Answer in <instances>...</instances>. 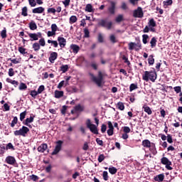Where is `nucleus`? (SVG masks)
Listing matches in <instances>:
<instances>
[{"instance_id":"f257e3e1","label":"nucleus","mask_w":182,"mask_h":182,"mask_svg":"<svg viewBox=\"0 0 182 182\" xmlns=\"http://www.w3.org/2000/svg\"><path fill=\"white\" fill-rule=\"evenodd\" d=\"M142 79L146 82H149V80H151V82H156V79H157V73L154 70L153 71H145L144 74L142 75Z\"/></svg>"},{"instance_id":"f03ea898","label":"nucleus","mask_w":182,"mask_h":182,"mask_svg":"<svg viewBox=\"0 0 182 182\" xmlns=\"http://www.w3.org/2000/svg\"><path fill=\"white\" fill-rule=\"evenodd\" d=\"M90 76H91V80L97 85L98 87H102V83H103V74L102 71L98 72V77L95 76L92 73H90Z\"/></svg>"},{"instance_id":"7ed1b4c3","label":"nucleus","mask_w":182,"mask_h":182,"mask_svg":"<svg viewBox=\"0 0 182 182\" xmlns=\"http://www.w3.org/2000/svg\"><path fill=\"white\" fill-rule=\"evenodd\" d=\"M86 126L87 129H89L90 132H91V133H93V134H99V129H97V126L92 124L90 119H87Z\"/></svg>"},{"instance_id":"20e7f679","label":"nucleus","mask_w":182,"mask_h":182,"mask_svg":"<svg viewBox=\"0 0 182 182\" xmlns=\"http://www.w3.org/2000/svg\"><path fill=\"white\" fill-rule=\"evenodd\" d=\"M29 132V128L27 127L23 126L21 129L18 130H16L14 132V136H23V137H25L28 132Z\"/></svg>"},{"instance_id":"39448f33","label":"nucleus","mask_w":182,"mask_h":182,"mask_svg":"<svg viewBox=\"0 0 182 182\" xmlns=\"http://www.w3.org/2000/svg\"><path fill=\"white\" fill-rule=\"evenodd\" d=\"M98 25H100V26H102L103 28H106L107 29H112V26L113 25V23L112 21H107L106 20H101Z\"/></svg>"},{"instance_id":"423d86ee","label":"nucleus","mask_w":182,"mask_h":182,"mask_svg":"<svg viewBox=\"0 0 182 182\" xmlns=\"http://www.w3.org/2000/svg\"><path fill=\"white\" fill-rule=\"evenodd\" d=\"M63 144V141L60 140L56 142V146L55 147L54 151L52 152V156H55V155L58 154V153H59V151H60V150H62Z\"/></svg>"},{"instance_id":"0eeeda50","label":"nucleus","mask_w":182,"mask_h":182,"mask_svg":"<svg viewBox=\"0 0 182 182\" xmlns=\"http://www.w3.org/2000/svg\"><path fill=\"white\" fill-rule=\"evenodd\" d=\"M129 50H133L134 49L136 51L140 50V49H141V43H136L131 42L129 43Z\"/></svg>"},{"instance_id":"6e6552de","label":"nucleus","mask_w":182,"mask_h":182,"mask_svg":"<svg viewBox=\"0 0 182 182\" xmlns=\"http://www.w3.org/2000/svg\"><path fill=\"white\" fill-rule=\"evenodd\" d=\"M162 164H164L167 168V170H173V168L170 166H171V161L168 160L166 157H163L161 160Z\"/></svg>"},{"instance_id":"1a4fd4ad","label":"nucleus","mask_w":182,"mask_h":182,"mask_svg":"<svg viewBox=\"0 0 182 182\" xmlns=\"http://www.w3.org/2000/svg\"><path fill=\"white\" fill-rule=\"evenodd\" d=\"M133 16L134 18H143V9L141 7H138L137 9L134 11Z\"/></svg>"},{"instance_id":"9d476101","label":"nucleus","mask_w":182,"mask_h":182,"mask_svg":"<svg viewBox=\"0 0 182 182\" xmlns=\"http://www.w3.org/2000/svg\"><path fill=\"white\" fill-rule=\"evenodd\" d=\"M29 38H31L30 41L33 42V41H38L39 38H42V33H29Z\"/></svg>"},{"instance_id":"9b49d317","label":"nucleus","mask_w":182,"mask_h":182,"mask_svg":"<svg viewBox=\"0 0 182 182\" xmlns=\"http://www.w3.org/2000/svg\"><path fill=\"white\" fill-rule=\"evenodd\" d=\"M156 26V21H154V18H151L148 22V26L149 27V29L151 32H156V28L154 27Z\"/></svg>"},{"instance_id":"f8f14e48","label":"nucleus","mask_w":182,"mask_h":182,"mask_svg":"<svg viewBox=\"0 0 182 182\" xmlns=\"http://www.w3.org/2000/svg\"><path fill=\"white\" fill-rule=\"evenodd\" d=\"M108 11L111 15H114L116 12V2L110 1V6L108 8Z\"/></svg>"},{"instance_id":"ddd939ff","label":"nucleus","mask_w":182,"mask_h":182,"mask_svg":"<svg viewBox=\"0 0 182 182\" xmlns=\"http://www.w3.org/2000/svg\"><path fill=\"white\" fill-rule=\"evenodd\" d=\"M55 59H58V53L56 52L51 53L49 57V61L50 62V63H55Z\"/></svg>"},{"instance_id":"4468645a","label":"nucleus","mask_w":182,"mask_h":182,"mask_svg":"<svg viewBox=\"0 0 182 182\" xmlns=\"http://www.w3.org/2000/svg\"><path fill=\"white\" fill-rule=\"evenodd\" d=\"M58 43L60 46V48H65L66 46V39L63 37H58Z\"/></svg>"},{"instance_id":"2eb2a0df","label":"nucleus","mask_w":182,"mask_h":182,"mask_svg":"<svg viewBox=\"0 0 182 182\" xmlns=\"http://www.w3.org/2000/svg\"><path fill=\"white\" fill-rule=\"evenodd\" d=\"M6 161L7 164H11V166L14 165V163H16V160L14 156H7L6 158Z\"/></svg>"},{"instance_id":"dca6fc26","label":"nucleus","mask_w":182,"mask_h":182,"mask_svg":"<svg viewBox=\"0 0 182 182\" xmlns=\"http://www.w3.org/2000/svg\"><path fill=\"white\" fill-rule=\"evenodd\" d=\"M108 130H107V134L108 136H113V130H114V127H113V124H112V122H108Z\"/></svg>"},{"instance_id":"f3484780","label":"nucleus","mask_w":182,"mask_h":182,"mask_svg":"<svg viewBox=\"0 0 182 182\" xmlns=\"http://www.w3.org/2000/svg\"><path fill=\"white\" fill-rule=\"evenodd\" d=\"M46 150H48V144H43L38 147V151L40 153H44Z\"/></svg>"},{"instance_id":"a211bd4d","label":"nucleus","mask_w":182,"mask_h":182,"mask_svg":"<svg viewBox=\"0 0 182 182\" xmlns=\"http://www.w3.org/2000/svg\"><path fill=\"white\" fill-rule=\"evenodd\" d=\"M45 8L40 6L32 10L33 14H43Z\"/></svg>"},{"instance_id":"6ab92c4d","label":"nucleus","mask_w":182,"mask_h":182,"mask_svg":"<svg viewBox=\"0 0 182 182\" xmlns=\"http://www.w3.org/2000/svg\"><path fill=\"white\" fill-rule=\"evenodd\" d=\"M63 91L55 90L54 92L55 99H60V97H63Z\"/></svg>"},{"instance_id":"aec40b11","label":"nucleus","mask_w":182,"mask_h":182,"mask_svg":"<svg viewBox=\"0 0 182 182\" xmlns=\"http://www.w3.org/2000/svg\"><path fill=\"white\" fill-rule=\"evenodd\" d=\"M155 181L161 182L164 180V174L161 173L154 178Z\"/></svg>"},{"instance_id":"412c9836","label":"nucleus","mask_w":182,"mask_h":182,"mask_svg":"<svg viewBox=\"0 0 182 182\" xmlns=\"http://www.w3.org/2000/svg\"><path fill=\"white\" fill-rule=\"evenodd\" d=\"M85 12H95V9H93V6L92 4H88L85 6Z\"/></svg>"},{"instance_id":"4be33fe9","label":"nucleus","mask_w":182,"mask_h":182,"mask_svg":"<svg viewBox=\"0 0 182 182\" xmlns=\"http://www.w3.org/2000/svg\"><path fill=\"white\" fill-rule=\"evenodd\" d=\"M70 48L73 53H77V52H79V50L80 49L78 46L73 44L70 46Z\"/></svg>"},{"instance_id":"5701e85b","label":"nucleus","mask_w":182,"mask_h":182,"mask_svg":"<svg viewBox=\"0 0 182 182\" xmlns=\"http://www.w3.org/2000/svg\"><path fill=\"white\" fill-rule=\"evenodd\" d=\"M32 122H33V117H30L29 118H26V122L24 123V124L26 126H28V127H31V125L29 124V123H32Z\"/></svg>"},{"instance_id":"b1692460","label":"nucleus","mask_w":182,"mask_h":182,"mask_svg":"<svg viewBox=\"0 0 182 182\" xmlns=\"http://www.w3.org/2000/svg\"><path fill=\"white\" fill-rule=\"evenodd\" d=\"M75 110L76 112H83V110H85V107L81 105H77L75 107Z\"/></svg>"},{"instance_id":"393cba45","label":"nucleus","mask_w":182,"mask_h":182,"mask_svg":"<svg viewBox=\"0 0 182 182\" xmlns=\"http://www.w3.org/2000/svg\"><path fill=\"white\" fill-rule=\"evenodd\" d=\"M142 146H144V147L149 148L151 147V144L150 143V141L145 139L142 141Z\"/></svg>"},{"instance_id":"a878e982","label":"nucleus","mask_w":182,"mask_h":182,"mask_svg":"<svg viewBox=\"0 0 182 182\" xmlns=\"http://www.w3.org/2000/svg\"><path fill=\"white\" fill-rule=\"evenodd\" d=\"M6 82H8V83H11V85H14V86H15V87H16V86H18V81L11 80L10 78H6Z\"/></svg>"},{"instance_id":"bb28decb","label":"nucleus","mask_w":182,"mask_h":182,"mask_svg":"<svg viewBox=\"0 0 182 182\" xmlns=\"http://www.w3.org/2000/svg\"><path fill=\"white\" fill-rule=\"evenodd\" d=\"M151 48H155L156 45H157V40L156 37H153L150 41Z\"/></svg>"},{"instance_id":"cd10ccee","label":"nucleus","mask_w":182,"mask_h":182,"mask_svg":"<svg viewBox=\"0 0 182 182\" xmlns=\"http://www.w3.org/2000/svg\"><path fill=\"white\" fill-rule=\"evenodd\" d=\"M33 49L35 52H38L41 49V45L38 43H35L33 44Z\"/></svg>"},{"instance_id":"c85d7f7f","label":"nucleus","mask_w":182,"mask_h":182,"mask_svg":"<svg viewBox=\"0 0 182 182\" xmlns=\"http://www.w3.org/2000/svg\"><path fill=\"white\" fill-rule=\"evenodd\" d=\"M143 109H144L145 113H147V114L150 115V114H151L153 113V112H151V109H150L149 107L144 106Z\"/></svg>"},{"instance_id":"c756f323","label":"nucleus","mask_w":182,"mask_h":182,"mask_svg":"<svg viewBox=\"0 0 182 182\" xmlns=\"http://www.w3.org/2000/svg\"><path fill=\"white\" fill-rule=\"evenodd\" d=\"M68 69H69V65H64L60 67V70H61V72H63V73H66V72H68Z\"/></svg>"},{"instance_id":"7c9ffc66","label":"nucleus","mask_w":182,"mask_h":182,"mask_svg":"<svg viewBox=\"0 0 182 182\" xmlns=\"http://www.w3.org/2000/svg\"><path fill=\"white\" fill-rule=\"evenodd\" d=\"M148 39H149V35L147 34H144L142 35V42L144 45H146L148 43Z\"/></svg>"},{"instance_id":"2f4dec72","label":"nucleus","mask_w":182,"mask_h":182,"mask_svg":"<svg viewBox=\"0 0 182 182\" xmlns=\"http://www.w3.org/2000/svg\"><path fill=\"white\" fill-rule=\"evenodd\" d=\"M124 19V17H123V14H119L118 15L116 18H115V21L117 22L118 23L122 22Z\"/></svg>"},{"instance_id":"473e14b6","label":"nucleus","mask_w":182,"mask_h":182,"mask_svg":"<svg viewBox=\"0 0 182 182\" xmlns=\"http://www.w3.org/2000/svg\"><path fill=\"white\" fill-rule=\"evenodd\" d=\"M117 107H118L119 110H124V104L122 102H119L117 105Z\"/></svg>"},{"instance_id":"72a5a7b5","label":"nucleus","mask_w":182,"mask_h":182,"mask_svg":"<svg viewBox=\"0 0 182 182\" xmlns=\"http://www.w3.org/2000/svg\"><path fill=\"white\" fill-rule=\"evenodd\" d=\"M29 28L31 31H35L38 28L35 22L30 23Z\"/></svg>"},{"instance_id":"f704fd0d","label":"nucleus","mask_w":182,"mask_h":182,"mask_svg":"<svg viewBox=\"0 0 182 182\" xmlns=\"http://www.w3.org/2000/svg\"><path fill=\"white\" fill-rule=\"evenodd\" d=\"M77 21V17H76V16H72L70 18V23L72 24V23H75V22Z\"/></svg>"},{"instance_id":"c9c22d12","label":"nucleus","mask_w":182,"mask_h":182,"mask_svg":"<svg viewBox=\"0 0 182 182\" xmlns=\"http://www.w3.org/2000/svg\"><path fill=\"white\" fill-rule=\"evenodd\" d=\"M21 15H23V16H28V8L26 6L22 9Z\"/></svg>"},{"instance_id":"e433bc0d","label":"nucleus","mask_w":182,"mask_h":182,"mask_svg":"<svg viewBox=\"0 0 182 182\" xmlns=\"http://www.w3.org/2000/svg\"><path fill=\"white\" fill-rule=\"evenodd\" d=\"M148 62L149 65H154V58H153V55H149Z\"/></svg>"},{"instance_id":"4c0bfd02","label":"nucleus","mask_w":182,"mask_h":182,"mask_svg":"<svg viewBox=\"0 0 182 182\" xmlns=\"http://www.w3.org/2000/svg\"><path fill=\"white\" fill-rule=\"evenodd\" d=\"M16 123H18V117H14V119L12 120V122L11 123V127H15V124H16Z\"/></svg>"},{"instance_id":"58836bf2","label":"nucleus","mask_w":182,"mask_h":182,"mask_svg":"<svg viewBox=\"0 0 182 182\" xmlns=\"http://www.w3.org/2000/svg\"><path fill=\"white\" fill-rule=\"evenodd\" d=\"M109 172L111 174H116V173H117V168L114 167L109 168Z\"/></svg>"},{"instance_id":"ea45409f","label":"nucleus","mask_w":182,"mask_h":182,"mask_svg":"<svg viewBox=\"0 0 182 182\" xmlns=\"http://www.w3.org/2000/svg\"><path fill=\"white\" fill-rule=\"evenodd\" d=\"M107 174V171H105L102 173V177L105 181H107V180H109V176Z\"/></svg>"},{"instance_id":"a19ab883","label":"nucleus","mask_w":182,"mask_h":182,"mask_svg":"<svg viewBox=\"0 0 182 182\" xmlns=\"http://www.w3.org/2000/svg\"><path fill=\"white\" fill-rule=\"evenodd\" d=\"M6 150H15V148H14V145L12 143H9L6 146Z\"/></svg>"},{"instance_id":"79ce46f5","label":"nucleus","mask_w":182,"mask_h":182,"mask_svg":"<svg viewBox=\"0 0 182 182\" xmlns=\"http://www.w3.org/2000/svg\"><path fill=\"white\" fill-rule=\"evenodd\" d=\"M26 116V111H24L20 114V120L23 122Z\"/></svg>"},{"instance_id":"37998d69","label":"nucleus","mask_w":182,"mask_h":182,"mask_svg":"<svg viewBox=\"0 0 182 182\" xmlns=\"http://www.w3.org/2000/svg\"><path fill=\"white\" fill-rule=\"evenodd\" d=\"M27 87L26 84L21 82L19 86V90H25Z\"/></svg>"},{"instance_id":"c03bdc74","label":"nucleus","mask_w":182,"mask_h":182,"mask_svg":"<svg viewBox=\"0 0 182 182\" xmlns=\"http://www.w3.org/2000/svg\"><path fill=\"white\" fill-rule=\"evenodd\" d=\"M1 38H3V39H5V38H6V28H4V29L1 31Z\"/></svg>"},{"instance_id":"a18cd8bd","label":"nucleus","mask_w":182,"mask_h":182,"mask_svg":"<svg viewBox=\"0 0 182 182\" xmlns=\"http://www.w3.org/2000/svg\"><path fill=\"white\" fill-rule=\"evenodd\" d=\"M84 33H85V35H84V37L85 38H89V36H90V33L89 32V29H87V28H85L84 29Z\"/></svg>"},{"instance_id":"49530a36","label":"nucleus","mask_w":182,"mask_h":182,"mask_svg":"<svg viewBox=\"0 0 182 182\" xmlns=\"http://www.w3.org/2000/svg\"><path fill=\"white\" fill-rule=\"evenodd\" d=\"M51 31L56 33V31H58V26L56 24H52L51 25Z\"/></svg>"},{"instance_id":"de8ad7c7","label":"nucleus","mask_w":182,"mask_h":182,"mask_svg":"<svg viewBox=\"0 0 182 182\" xmlns=\"http://www.w3.org/2000/svg\"><path fill=\"white\" fill-rule=\"evenodd\" d=\"M29 5L32 7L36 6V0H28Z\"/></svg>"},{"instance_id":"09e8293b","label":"nucleus","mask_w":182,"mask_h":182,"mask_svg":"<svg viewBox=\"0 0 182 182\" xmlns=\"http://www.w3.org/2000/svg\"><path fill=\"white\" fill-rule=\"evenodd\" d=\"M43 90H45V86L44 85H41L38 89V95H41V93H42V92H43Z\"/></svg>"},{"instance_id":"8fccbe9b","label":"nucleus","mask_w":182,"mask_h":182,"mask_svg":"<svg viewBox=\"0 0 182 182\" xmlns=\"http://www.w3.org/2000/svg\"><path fill=\"white\" fill-rule=\"evenodd\" d=\"M135 89H137V85L131 84L129 87L130 92H133V90H135Z\"/></svg>"},{"instance_id":"3c124183","label":"nucleus","mask_w":182,"mask_h":182,"mask_svg":"<svg viewBox=\"0 0 182 182\" xmlns=\"http://www.w3.org/2000/svg\"><path fill=\"white\" fill-rule=\"evenodd\" d=\"M173 4V0H166L164 1V5L166 6H169V5H171Z\"/></svg>"},{"instance_id":"603ef678","label":"nucleus","mask_w":182,"mask_h":182,"mask_svg":"<svg viewBox=\"0 0 182 182\" xmlns=\"http://www.w3.org/2000/svg\"><path fill=\"white\" fill-rule=\"evenodd\" d=\"M18 52H20V53H22V55H25V53H26V49L23 48V47H19Z\"/></svg>"},{"instance_id":"864d4df0","label":"nucleus","mask_w":182,"mask_h":182,"mask_svg":"<svg viewBox=\"0 0 182 182\" xmlns=\"http://www.w3.org/2000/svg\"><path fill=\"white\" fill-rule=\"evenodd\" d=\"M109 39L111 42H112V43H116L117 42V41H116V37L114 36V35H111Z\"/></svg>"},{"instance_id":"5fc2aeb1","label":"nucleus","mask_w":182,"mask_h":182,"mask_svg":"<svg viewBox=\"0 0 182 182\" xmlns=\"http://www.w3.org/2000/svg\"><path fill=\"white\" fill-rule=\"evenodd\" d=\"M103 160H105V155L104 154H100V156H98L99 163H102V161H103Z\"/></svg>"},{"instance_id":"6e6d98bb","label":"nucleus","mask_w":182,"mask_h":182,"mask_svg":"<svg viewBox=\"0 0 182 182\" xmlns=\"http://www.w3.org/2000/svg\"><path fill=\"white\" fill-rule=\"evenodd\" d=\"M38 95H39V93H38V91L33 90L31 92V96H32V97H36Z\"/></svg>"},{"instance_id":"4d7b16f0","label":"nucleus","mask_w":182,"mask_h":182,"mask_svg":"<svg viewBox=\"0 0 182 182\" xmlns=\"http://www.w3.org/2000/svg\"><path fill=\"white\" fill-rule=\"evenodd\" d=\"M63 4L65 7L67 8V6H69V5L70 4V0H65L64 1H63Z\"/></svg>"},{"instance_id":"13d9d810","label":"nucleus","mask_w":182,"mask_h":182,"mask_svg":"<svg viewBox=\"0 0 182 182\" xmlns=\"http://www.w3.org/2000/svg\"><path fill=\"white\" fill-rule=\"evenodd\" d=\"M15 75V73L14 72V68H9V76L12 77Z\"/></svg>"},{"instance_id":"bf43d9fd","label":"nucleus","mask_w":182,"mask_h":182,"mask_svg":"<svg viewBox=\"0 0 182 182\" xmlns=\"http://www.w3.org/2000/svg\"><path fill=\"white\" fill-rule=\"evenodd\" d=\"M48 14H55L56 9H55L53 8H49V9H48Z\"/></svg>"},{"instance_id":"052dcab7","label":"nucleus","mask_w":182,"mask_h":182,"mask_svg":"<svg viewBox=\"0 0 182 182\" xmlns=\"http://www.w3.org/2000/svg\"><path fill=\"white\" fill-rule=\"evenodd\" d=\"M39 45H41V46H45L46 45L45 38H41L39 40Z\"/></svg>"},{"instance_id":"680f3d73","label":"nucleus","mask_w":182,"mask_h":182,"mask_svg":"<svg viewBox=\"0 0 182 182\" xmlns=\"http://www.w3.org/2000/svg\"><path fill=\"white\" fill-rule=\"evenodd\" d=\"M96 142L99 146H103V141L100 140V139L97 138Z\"/></svg>"},{"instance_id":"e2e57ef3","label":"nucleus","mask_w":182,"mask_h":182,"mask_svg":"<svg viewBox=\"0 0 182 182\" xmlns=\"http://www.w3.org/2000/svg\"><path fill=\"white\" fill-rule=\"evenodd\" d=\"M129 3H131L132 5H137L139 4V0H129Z\"/></svg>"},{"instance_id":"0e129e2a","label":"nucleus","mask_w":182,"mask_h":182,"mask_svg":"<svg viewBox=\"0 0 182 182\" xmlns=\"http://www.w3.org/2000/svg\"><path fill=\"white\" fill-rule=\"evenodd\" d=\"M121 8L122 9H124V11H126V9H127V4H126L125 2H122L121 5Z\"/></svg>"},{"instance_id":"69168bd1","label":"nucleus","mask_w":182,"mask_h":182,"mask_svg":"<svg viewBox=\"0 0 182 182\" xmlns=\"http://www.w3.org/2000/svg\"><path fill=\"white\" fill-rule=\"evenodd\" d=\"M106 129H107L106 124H103L101 127L102 133H105L106 132Z\"/></svg>"},{"instance_id":"338daca9","label":"nucleus","mask_w":182,"mask_h":182,"mask_svg":"<svg viewBox=\"0 0 182 182\" xmlns=\"http://www.w3.org/2000/svg\"><path fill=\"white\" fill-rule=\"evenodd\" d=\"M98 41L101 43H103V36L102 35V33H100L98 35Z\"/></svg>"},{"instance_id":"774afa93","label":"nucleus","mask_w":182,"mask_h":182,"mask_svg":"<svg viewBox=\"0 0 182 182\" xmlns=\"http://www.w3.org/2000/svg\"><path fill=\"white\" fill-rule=\"evenodd\" d=\"M124 133H126V134L130 133V127H124Z\"/></svg>"}]
</instances>
